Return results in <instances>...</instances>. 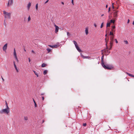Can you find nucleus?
I'll return each instance as SVG.
<instances>
[{
  "mask_svg": "<svg viewBox=\"0 0 134 134\" xmlns=\"http://www.w3.org/2000/svg\"><path fill=\"white\" fill-rule=\"evenodd\" d=\"M9 112V109L6 108L5 109H2L0 110V114H3L5 113L8 114Z\"/></svg>",
  "mask_w": 134,
  "mask_h": 134,
  "instance_id": "nucleus-1",
  "label": "nucleus"
},
{
  "mask_svg": "<svg viewBox=\"0 0 134 134\" xmlns=\"http://www.w3.org/2000/svg\"><path fill=\"white\" fill-rule=\"evenodd\" d=\"M102 66L105 69L111 70L113 68V66L110 65H107L106 66L104 64L102 65Z\"/></svg>",
  "mask_w": 134,
  "mask_h": 134,
  "instance_id": "nucleus-2",
  "label": "nucleus"
},
{
  "mask_svg": "<svg viewBox=\"0 0 134 134\" xmlns=\"http://www.w3.org/2000/svg\"><path fill=\"white\" fill-rule=\"evenodd\" d=\"M3 14H4V17L5 18L10 19L11 14L10 13L6 12L5 11H3Z\"/></svg>",
  "mask_w": 134,
  "mask_h": 134,
  "instance_id": "nucleus-3",
  "label": "nucleus"
},
{
  "mask_svg": "<svg viewBox=\"0 0 134 134\" xmlns=\"http://www.w3.org/2000/svg\"><path fill=\"white\" fill-rule=\"evenodd\" d=\"M114 36H110V45L111 46V48H110L109 49H111V47L112 46L113 43L114 41Z\"/></svg>",
  "mask_w": 134,
  "mask_h": 134,
  "instance_id": "nucleus-4",
  "label": "nucleus"
},
{
  "mask_svg": "<svg viewBox=\"0 0 134 134\" xmlns=\"http://www.w3.org/2000/svg\"><path fill=\"white\" fill-rule=\"evenodd\" d=\"M13 3V0H9L7 5V7L12 5Z\"/></svg>",
  "mask_w": 134,
  "mask_h": 134,
  "instance_id": "nucleus-5",
  "label": "nucleus"
},
{
  "mask_svg": "<svg viewBox=\"0 0 134 134\" xmlns=\"http://www.w3.org/2000/svg\"><path fill=\"white\" fill-rule=\"evenodd\" d=\"M14 55L15 57V58L16 59V60L17 61H18V59L17 55H16V53L15 50V48L14 49Z\"/></svg>",
  "mask_w": 134,
  "mask_h": 134,
  "instance_id": "nucleus-6",
  "label": "nucleus"
},
{
  "mask_svg": "<svg viewBox=\"0 0 134 134\" xmlns=\"http://www.w3.org/2000/svg\"><path fill=\"white\" fill-rule=\"evenodd\" d=\"M80 55L81 57L83 58L91 59V57L88 56H85L82 54L81 53H80Z\"/></svg>",
  "mask_w": 134,
  "mask_h": 134,
  "instance_id": "nucleus-7",
  "label": "nucleus"
},
{
  "mask_svg": "<svg viewBox=\"0 0 134 134\" xmlns=\"http://www.w3.org/2000/svg\"><path fill=\"white\" fill-rule=\"evenodd\" d=\"M31 3L29 2L27 5V9L28 10H29L30 9V7L31 5Z\"/></svg>",
  "mask_w": 134,
  "mask_h": 134,
  "instance_id": "nucleus-8",
  "label": "nucleus"
},
{
  "mask_svg": "<svg viewBox=\"0 0 134 134\" xmlns=\"http://www.w3.org/2000/svg\"><path fill=\"white\" fill-rule=\"evenodd\" d=\"M7 44L6 43L5 44L3 48V50L4 51H5L7 49Z\"/></svg>",
  "mask_w": 134,
  "mask_h": 134,
  "instance_id": "nucleus-9",
  "label": "nucleus"
},
{
  "mask_svg": "<svg viewBox=\"0 0 134 134\" xmlns=\"http://www.w3.org/2000/svg\"><path fill=\"white\" fill-rule=\"evenodd\" d=\"M118 11H115L114 12V13L113 14V15L114 16V17L115 18H116L118 17L117 15V12Z\"/></svg>",
  "mask_w": 134,
  "mask_h": 134,
  "instance_id": "nucleus-10",
  "label": "nucleus"
},
{
  "mask_svg": "<svg viewBox=\"0 0 134 134\" xmlns=\"http://www.w3.org/2000/svg\"><path fill=\"white\" fill-rule=\"evenodd\" d=\"M54 26L55 28V33H57L58 31L59 28L55 24Z\"/></svg>",
  "mask_w": 134,
  "mask_h": 134,
  "instance_id": "nucleus-11",
  "label": "nucleus"
},
{
  "mask_svg": "<svg viewBox=\"0 0 134 134\" xmlns=\"http://www.w3.org/2000/svg\"><path fill=\"white\" fill-rule=\"evenodd\" d=\"M101 65H104V61H103V59H104V55H103L101 57Z\"/></svg>",
  "mask_w": 134,
  "mask_h": 134,
  "instance_id": "nucleus-12",
  "label": "nucleus"
},
{
  "mask_svg": "<svg viewBox=\"0 0 134 134\" xmlns=\"http://www.w3.org/2000/svg\"><path fill=\"white\" fill-rule=\"evenodd\" d=\"M13 63H14V66L15 68V69L16 72H18L19 71H18V70L17 69V67H16V65H15V62L14 61L13 62Z\"/></svg>",
  "mask_w": 134,
  "mask_h": 134,
  "instance_id": "nucleus-13",
  "label": "nucleus"
},
{
  "mask_svg": "<svg viewBox=\"0 0 134 134\" xmlns=\"http://www.w3.org/2000/svg\"><path fill=\"white\" fill-rule=\"evenodd\" d=\"M85 32L86 35H87L88 33V28L87 27L85 28Z\"/></svg>",
  "mask_w": 134,
  "mask_h": 134,
  "instance_id": "nucleus-14",
  "label": "nucleus"
},
{
  "mask_svg": "<svg viewBox=\"0 0 134 134\" xmlns=\"http://www.w3.org/2000/svg\"><path fill=\"white\" fill-rule=\"evenodd\" d=\"M76 48L77 50L79 52H80L81 51L80 49L78 46L76 47Z\"/></svg>",
  "mask_w": 134,
  "mask_h": 134,
  "instance_id": "nucleus-15",
  "label": "nucleus"
},
{
  "mask_svg": "<svg viewBox=\"0 0 134 134\" xmlns=\"http://www.w3.org/2000/svg\"><path fill=\"white\" fill-rule=\"evenodd\" d=\"M73 42L75 46V47H76L77 46H78L77 42L75 41H73Z\"/></svg>",
  "mask_w": 134,
  "mask_h": 134,
  "instance_id": "nucleus-16",
  "label": "nucleus"
},
{
  "mask_svg": "<svg viewBox=\"0 0 134 134\" xmlns=\"http://www.w3.org/2000/svg\"><path fill=\"white\" fill-rule=\"evenodd\" d=\"M33 71L34 72V73L35 74V75L37 76V77H38V73L36 71H35L33 70Z\"/></svg>",
  "mask_w": 134,
  "mask_h": 134,
  "instance_id": "nucleus-17",
  "label": "nucleus"
},
{
  "mask_svg": "<svg viewBox=\"0 0 134 134\" xmlns=\"http://www.w3.org/2000/svg\"><path fill=\"white\" fill-rule=\"evenodd\" d=\"M109 35L111 36H114L113 33L111 31L110 32Z\"/></svg>",
  "mask_w": 134,
  "mask_h": 134,
  "instance_id": "nucleus-18",
  "label": "nucleus"
},
{
  "mask_svg": "<svg viewBox=\"0 0 134 134\" xmlns=\"http://www.w3.org/2000/svg\"><path fill=\"white\" fill-rule=\"evenodd\" d=\"M58 47V46L57 44L53 45V48H57Z\"/></svg>",
  "mask_w": 134,
  "mask_h": 134,
  "instance_id": "nucleus-19",
  "label": "nucleus"
},
{
  "mask_svg": "<svg viewBox=\"0 0 134 134\" xmlns=\"http://www.w3.org/2000/svg\"><path fill=\"white\" fill-rule=\"evenodd\" d=\"M126 73L129 76H131V77H133V75H132V74H130L129 73L127 72H126Z\"/></svg>",
  "mask_w": 134,
  "mask_h": 134,
  "instance_id": "nucleus-20",
  "label": "nucleus"
},
{
  "mask_svg": "<svg viewBox=\"0 0 134 134\" xmlns=\"http://www.w3.org/2000/svg\"><path fill=\"white\" fill-rule=\"evenodd\" d=\"M47 50L48 51V53H49L51 51V49L50 48H47Z\"/></svg>",
  "mask_w": 134,
  "mask_h": 134,
  "instance_id": "nucleus-21",
  "label": "nucleus"
},
{
  "mask_svg": "<svg viewBox=\"0 0 134 134\" xmlns=\"http://www.w3.org/2000/svg\"><path fill=\"white\" fill-rule=\"evenodd\" d=\"M115 22V20H111L110 21V23H114Z\"/></svg>",
  "mask_w": 134,
  "mask_h": 134,
  "instance_id": "nucleus-22",
  "label": "nucleus"
},
{
  "mask_svg": "<svg viewBox=\"0 0 134 134\" xmlns=\"http://www.w3.org/2000/svg\"><path fill=\"white\" fill-rule=\"evenodd\" d=\"M47 72V70H45L43 72V74L44 75L46 74Z\"/></svg>",
  "mask_w": 134,
  "mask_h": 134,
  "instance_id": "nucleus-23",
  "label": "nucleus"
},
{
  "mask_svg": "<svg viewBox=\"0 0 134 134\" xmlns=\"http://www.w3.org/2000/svg\"><path fill=\"white\" fill-rule=\"evenodd\" d=\"M46 65V64L45 63H43L42 64L41 66L42 67H44Z\"/></svg>",
  "mask_w": 134,
  "mask_h": 134,
  "instance_id": "nucleus-24",
  "label": "nucleus"
},
{
  "mask_svg": "<svg viewBox=\"0 0 134 134\" xmlns=\"http://www.w3.org/2000/svg\"><path fill=\"white\" fill-rule=\"evenodd\" d=\"M38 8V4L37 3L36 5V10H37Z\"/></svg>",
  "mask_w": 134,
  "mask_h": 134,
  "instance_id": "nucleus-25",
  "label": "nucleus"
},
{
  "mask_svg": "<svg viewBox=\"0 0 134 134\" xmlns=\"http://www.w3.org/2000/svg\"><path fill=\"white\" fill-rule=\"evenodd\" d=\"M6 108H7L8 109H9V107H8V104L7 103V102L6 101Z\"/></svg>",
  "mask_w": 134,
  "mask_h": 134,
  "instance_id": "nucleus-26",
  "label": "nucleus"
},
{
  "mask_svg": "<svg viewBox=\"0 0 134 134\" xmlns=\"http://www.w3.org/2000/svg\"><path fill=\"white\" fill-rule=\"evenodd\" d=\"M110 23H107V27H109L110 26Z\"/></svg>",
  "mask_w": 134,
  "mask_h": 134,
  "instance_id": "nucleus-27",
  "label": "nucleus"
},
{
  "mask_svg": "<svg viewBox=\"0 0 134 134\" xmlns=\"http://www.w3.org/2000/svg\"><path fill=\"white\" fill-rule=\"evenodd\" d=\"M24 119L25 120H28V118L27 116H24Z\"/></svg>",
  "mask_w": 134,
  "mask_h": 134,
  "instance_id": "nucleus-28",
  "label": "nucleus"
},
{
  "mask_svg": "<svg viewBox=\"0 0 134 134\" xmlns=\"http://www.w3.org/2000/svg\"><path fill=\"white\" fill-rule=\"evenodd\" d=\"M112 28L113 29L112 30V31H113V29H114L115 28V25H113V26H112Z\"/></svg>",
  "mask_w": 134,
  "mask_h": 134,
  "instance_id": "nucleus-29",
  "label": "nucleus"
},
{
  "mask_svg": "<svg viewBox=\"0 0 134 134\" xmlns=\"http://www.w3.org/2000/svg\"><path fill=\"white\" fill-rule=\"evenodd\" d=\"M4 24L6 26V22L5 21V20H4Z\"/></svg>",
  "mask_w": 134,
  "mask_h": 134,
  "instance_id": "nucleus-30",
  "label": "nucleus"
},
{
  "mask_svg": "<svg viewBox=\"0 0 134 134\" xmlns=\"http://www.w3.org/2000/svg\"><path fill=\"white\" fill-rule=\"evenodd\" d=\"M31 20V18L30 15L29 16L28 18V21H29Z\"/></svg>",
  "mask_w": 134,
  "mask_h": 134,
  "instance_id": "nucleus-31",
  "label": "nucleus"
},
{
  "mask_svg": "<svg viewBox=\"0 0 134 134\" xmlns=\"http://www.w3.org/2000/svg\"><path fill=\"white\" fill-rule=\"evenodd\" d=\"M103 23H102L101 25V26H100V28H102L103 26Z\"/></svg>",
  "mask_w": 134,
  "mask_h": 134,
  "instance_id": "nucleus-32",
  "label": "nucleus"
},
{
  "mask_svg": "<svg viewBox=\"0 0 134 134\" xmlns=\"http://www.w3.org/2000/svg\"><path fill=\"white\" fill-rule=\"evenodd\" d=\"M124 42L126 44H128V41L126 40L124 41Z\"/></svg>",
  "mask_w": 134,
  "mask_h": 134,
  "instance_id": "nucleus-33",
  "label": "nucleus"
},
{
  "mask_svg": "<svg viewBox=\"0 0 134 134\" xmlns=\"http://www.w3.org/2000/svg\"><path fill=\"white\" fill-rule=\"evenodd\" d=\"M86 123H83V126H86Z\"/></svg>",
  "mask_w": 134,
  "mask_h": 134,
  "instance_id": "nucleus-34",
  "label": "nucleus"
},
{
  "mask_svg": "<svg viewBox=\"0 0 134 134\" xmlns=\"http://www.w3.org/2000/svg\"><path fill=\"white\" fill-rule=\"evenodd\" d=\"M67 34L68 36H69L70 35V34L68 32H67Z\"/></svg>",
  "mask_w": 134,
  "mask_h": 134,
  "instance_id": "nucleus-35",
  "label": "nucleus"
},
{
  "mask_svg": "<svg viewBox=\"0 0 134 134\" xmlns=\"http://www.w3.org/2000/svg\"><path fill=\"white\" fill-rule=\"evenodd\" d=\"M34 104H35V107H37V105L36 103H34Z\"/></svg>",
  "mask_w": 134,
  "mask_h": 134,
  "instance_id": "nucleus-36",
  "label": "nucleus"
},
{
  "mask_svg": "<svg viewBox=\"0 0 134 134\" xmlns=\"http://www.w3.org/2000/svg\"><path fill=\"white\" fill-rule=\"evenodd\" d=\"M71 3H72L73 5L74 4V0H71Z\"/></svg>",
  "mask_w": 134,
  "mask_h": 134,
  "instance_id": "nucleus-37",
  "label": "nucleus"
},
{
  "mask_svg": "<svg viewBox=\"0 0 134 134\" xmlns=\"http://www.w3.org/2000/svg\"><path fill=\"white\" fill-rule=\"evenodd\" d=\"M115 42L116 43H117L118 42L116 39H115Z\"/></svg>",
  "mask_w": 134,
  "mask_h": 134,
  "instance_id": "nucleus-38",
  "label": "nucleus"
},
{
  "mask_svg": "<svg viewBox=\"0 0 134 134\" xmlns=\"http://www.w3.org/2000/svg\"><path fill=\"white\" fill-rule=\"evenodd\" d=\"M48 46L51 47L53 48V45H48Z\"/></svg>",
  "mask_w": 134,
  "mask_h": 134,
  "instance_id": "nucleus-39",
  "label": "nucleus"
},
{
  "mask_svg": "<svg viewBox=\"0 0 134 134\" xmlns=\"http://www.w3.org/2000/svg\"><path fill=\"white\" fill-rule=\"evenodd\" d=\"M49 1V0H47V1L45 3V4H46V3H47L48 1Z\"/></svg>",
  "mask_w": 134,
  "mask_h": 134,
  "instance_id": "nucleus-40",
  "label": "nucleus"
},
{
  "mask_svg": "<svg viewBox=\"0 0 134 134\" xmlns=\"http://www.w3.org/2000/svg\"><path fill=\"white\" fill-rule=\"evenodd\" d=\"M94 25L95 27H97V25L96 24H94Z\"/></svg>",
  "mask_w": 134,
  "mask_h": 134,
  "instance_id": "nucleus-41",
  "label": "nucleus"
},
{
  "mask_svg": "<svg viewBox=\"0 0 134 134\" xmlns=\"http://www.w3.org/2000/svg\"><path fill=\"white\" fill-rule=\"evenodd\" d=\"M28 59H29V62H30L31 61V60H30V58H29Z\"/></svg>",
  "mask_w": 134,
  "mask_h": 134,
  "instance_id": "nucleus-42",
  "label": "nucleus"
},
{
  "mask_svg": "<svg viewBox=\"0 0 134 134\" xmlns=\"http://www.w3.org/2000/svg\"><path fill=\"white\" fill-rule=\"evenodd\" d=\"M31 52H32V53H35V52H34V51L33 50H32L31 51Z\"/></svg>",
  "mask_w": 134,
  "mask_h": 134,
  "instance_id": "nucleus-43",
  "label": "nucleus"
},
{
  "mask_svg": "<svg viewBox=\"0 0 134 134\" xmlns=\"http://www.w3.org/2000/svg\"><path fill=\"white\" fill-rule=\"evenodd\" d=\"M42 100H44V97H42Z\"/></svg>",
  "mask_w": 134,
  "mask_h": 134,
  "instance_id": "nucleus-44",
  "label": "nucleus"
},
{
  "mask_svg": "<svg viewBox=\"0 0 134 134\" xmlns=\"http://www.w3.org/2000/svg\"><path fill=\"white\" fill-rule=\"evenodd\" d=\"M1 77H2V80H3V81H4V79L3 78V77H2V76Z\"/></svg>",
  "mask_w": 134,
  "mask_h": 134,
  "instance_id": "nucleus-45",
  "label": "nucleus"
},
{
  "mask_svg": "<svg viewBox=\"0 0 134 134\" xmlns=\"http://www.w3.org/2000/svg\"><path fill=\"white\" fill-rule=\"evenodd\" d=\"M129 21H130L129 20V19H128V21H127V23H129Z\"/></svg>",
  "mask_w": 134,
  "mask_h": 134,
  "instance_id": "nucleus-46",
  "label": "nucleus"
},
{
  "mask_svg": "<svg viewBox=\"0 0 134 134\" xmlns=\"http://www.w3.org/2000/svg\"><path fill=\"white\" fill-rule=\"evenodd\" d=\"M33 101H34V103H36V102H35V101L34 99L33 98Z\"/></svg>",
  "mask_w": 134,
  "mask_h": 134,
  "instance_id": "nucleus-47",
  "label": "nucleus"
},
{
  "mask_svg": "<svg viewBox=\"0 0 134 134\" xmlns=\"http://www.w3.org/2000/svg\"><path fill=\"white\" fill-rule=\"evenodd\" d=\"M112 4V5H113V9H114V7L113 6V3Z\"/></svg>",
  "mask_w": 134,
  "mask_h": 134,
  "instance_id": "nucleus-48",
  "label": "nucleus"
},
{
  "mask_svg": "<svg viewBox=\"0 0 134 134\" xmlns=\"http://www.w3.org/2000/svg\"><path fill=\"white\" fill-rule=\"evenodd\" d=\"M61 3H62V4H64V2H61Z\"/></svg>",
  "mask_w": 134,
  "mask_h": 134,
  "instance_id": "nucleus-49",
  "label": "nucleus"
},
{
  "mask_svg": "<svg viewBox=\"0 0 134 134\" xmlns=\"http://www.w3.org/2000/svg\"><path fill=\"white\" fill-rule=\"evenodd\" d=\"M110 7H109V10H108L109 11H110Z\"/></svg>",
  "mask_w": 134,
  "mask_h": 134,
  "instance_id": "nucleus-50",
  "label": "nucleus"
},
{
  "mask_svg": "<svg viewBox=\"0 0 134 134\" xmlns=\"http://www.w3.org/2000/svg\"><path fill=\"white\" fill-rule=\"evenodd\" d=\"M106 46H107L106 49H107L108 48V47H107V44H106Z\"/></svg>",
  "mask_w": 134,
  "mask_h": 134,
  "instance_id": "nucleus-51",
  "label": "nucleus"
},
{
  "mask_svg": "<svg viewBox=\"0 0 134 134\" xmlns=\"http://www.w3.org/2000/svg\"><path fill=\"white\" fill-rule=\"evenodd\" d=\"M104 15V14H102V15L101 16H103Z\"/></svg>",
  "mask_w": 134,
  "mask_h": 134,
  "instance_id": "nucleus-52",
  "label": "nucleus"
},
{
  "mask_svg": "<svg viewBox=\"0 0 134 134\" xmlns=\"http://www.w3.org/2000/svg\"><path fill=\"white\" fill-rule=\"evenodd\" d=\"M132 24L133 25H134V21H133V23H132Z\"/></svg>",
  "mask_w": 134,
  "mask_h": 134,
  "instance_id": "nucleus-53",
  "label": "nucleus"
},
{
  "mask_svg": "<svg viewBox=\"0 0 134 134\" xmlns=\"http://www.w3.org/2000/svg\"><path fill=\"white\" fill-rule=\"evenodd\" d=\"M24 50L25 52L26 51V50H25V49L24 48Z\"/></svg>",
  "mask_w": 134,
  "mask_h": 134,
  "instance_id": "nucleus-54",
  "label": "nucleus"
},
{
  "mask_svg": "<svg viewBox=\"0 0 134 134\" xmlns=\"http://www.w3.org/2000/svg\"><path fill=\"white\" fill-rule=\"evenodd\" d=\"M44 94V93H42L41 94V95H43Z\"/></svg>",
  "mask_w": 134,
  "mask_h": 134,
  "instance_id": "nucleus-55",
  "label": "nucleus"
},
{
  "mask_svg": "<svg viewBox=\"0 0 134 134\" xmlns=\"http://www.w3.org/2000/svg\"><path fill=\"white\" fill-rule=\"evenodd\" d=\"M107 7H108V5H106V8H107Z\"/></svg>",
  "mask_w": 134,
  "mask_h": 134,
  "instance_id": "nucleus-56",
  "label": "nucleus"
},
{
  "mask_svg": "<svg viewBox=\"0 0 134 134\" xmlns=\"http://www.w3.org/2000/svg\"><path fill=\"white\" fill-rule=\"evenodd\" d=\"M105 40L106 42H107V41L106 40V39L105 38Z\"/></svg>",
  "mask_w": 134,
  "mask_h": 134,
  "instance_id": "nucleus-57",
  "label": "nucleus"
},
{
  "mask_svg": "<svg viewBox=\"0 0 134 134\" xmlns=\"http://www.w3.org/2000/svg\"><path fill=\"white\" fill-rule=\"evenodd\" d=\"M107 36V34H106L105 35V36Z\"/></svg>",
  "mask_w": 134,
  "mask_h": 134,
  "instance_id": "nucleus-58",
  "label": "nucleus"
},
{
  "mask_svg": "<svg viewBox=\"0 0 134 134\" xmlns=\"http://www.w3.org/2000/svg\"><path fill=\"white\" fill-rule=\"evenodd\" d=\"M133 77H134V75H133Z\"/></svg>",
  "mask_w": 134,
  "mask_h": 134,
  "instance_id": "nucleus-59",
  "label": "nucleus"
},
{
  "mask_svg": "<svg viewBox=\"0 0 134 134\" xmlns=\"http://www.w3.org/2000/svg\"><path fill=\"white\" fill-rule=\"evenodd\" d=\"M44 122V121H43V122Z\"/></svg>",
  "mask_w": 134,
  "mask_h": 134,
  "instance_id": "nucleus-60",
  "label": "nucleus"
}]
</instances>
